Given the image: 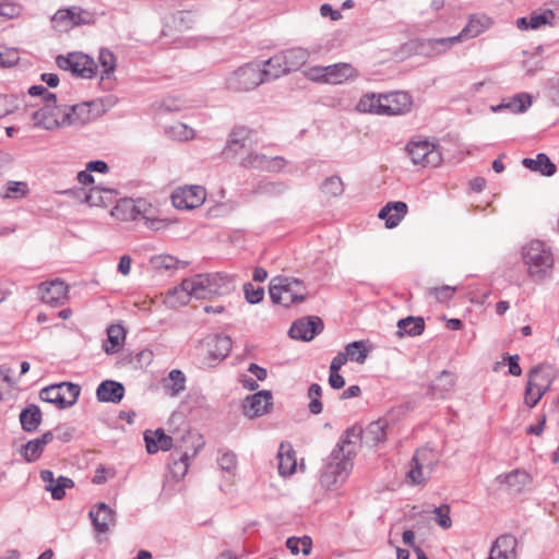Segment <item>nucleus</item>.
I'll return each instance as SVG.
<instances>
[{"label": "nucleus", "mask_w": 559, "mask_h": 559, "mask_svg": "<svg viewBox=\"0 0 559 559\" xmlns=\"http://www.w3.org/2000/svg\"><path fill=\"white\" fill-rule=\"evenodd\" d=\"M356 454V448L341 437L321 472V485L326 489H333L338 484H343L353 469V460Z\"/></svg>", "instance_id": "obj_1"}, {"label": "nucleus", "mask_w": 559, "mask_h": 559, "mask_svg": "<svg viewBox=\"0 0 559 559\" xmlns=\"http://www.w3.org/2000/svg\"><path fill=\"white\" fill-rule=\"evenodd\" d=\"M234 289L233 276L225 273L198 274L186 278L180 284V290L185 293L181 304H187L190 297L197 299L210 298L214 295H225Z\"/></svg>", "instance_id": "obj_2"}, {"label": "nucleus", "mask_w": 559, "mask_h": 559, "mask_svg": "<svg viewBox=\"0 0 559 559\" xmlns=\"http://www.w3.org/2000/svg\"><path fill=\"white\" fill-rule=\"evenodd\" d=\"M306 287L301 280L295 277L277 276L272 278L269 295L272 302L289 307L306 299Z\"/></svg>", "instance_id": "obj_3"}, {"label": "nucleus", "mask_w": 559, "mask_h": 559, "mask_svg": "<svg viewBox=\"0 0 559 559\" xmlns=\"http://www.w3.org/2000/svg\"><path fill=\"white\" fill-rule=\"evenodd\" d=\"M522 257L532 277H545L554 264L551 251L539 240H533L527 243L523 248Z\"/></svg>", "instance_id": "obj_4"}, {"label": "nucleus", "mask_w": 559, "mask_h": 559, "mask_svg": "<svg viewBox=\"0 0 559 559\" xmlns=\"http://www.w3.org/2000/svg\"><path fill=\"white\" fill-rule=\"evenodd\" d=\"M81 393V386L72 382L50 384L39 391V399L56 405L59 409L73 406Z\"/></svg>", "instance_id": "obj_5"}, {"label": "nucleus", "mask_w": 559, "mask_h": 559, "mask_svg": "<svg viewBox=\"0 0 559 559\" xmlns=\"http://www.w3.org/2000/svg\"><path fill=\"white\" fill-rule=\"evenodd\" d=\"M265 76L261 71V64L247 63L234 71L226 80V85L235 92H247L265 83Z\"/></svg>", "instance_id": "obj_6"}, {"label": "nucleus", "mask_w": 559, "mask_h": 559, "mask_svg": "<svg viewBox=\"0 0 559 559\" xmlns=\"http://www.w3.org/2000/svg\"><path fill=\"white\" fill-rule=\"evenodd\" d=\"M386 420L379 419L370 423L365 429L359 426L349 427L344 431L342 438L356 449L359 440H362L368 445H377L386 440Z\"/></svg>", "instance_id": "obj_7"}, {"label": "nucleus", "mask_w": 559, "mask_h": 559, "mask_svg": "<svg viewBox=\"0 0 559 559\" xmlns=\"http://www.w3.org/2000/svg\"><path fill=\"white\" fill-rule=\"evenodd\" d=\"M437 464L438 456L431 449H419L413 455L407 478L413 485H421L430 477Z\"/></svg>", "instance_id": "obj_8"}, {"label": "nucleus", "mask_w": 559, "mask_h": 559, "mask_svg": "<svg viewBox=\"0 0 559 559\" xmlns=\"http://www.w3.org/2000/svg\"><path fill=\"white\" fill-rule=\"evenodd\" d=\"M56 63L61 70L70 71L73 75L82 79L93 78L97 69L93 58L78 51L58 56Z\"/></svg>", "instance_id": "obj_9"}, {"label": "nucleus", "mask_w": 559, "mask_h": 559, "mask_svg": "<svg viewBox=\"0 0 559 559\" xmlns=\"http://www.w3.org/2000/svg\"><path fill=\"white\" fill-rule=\"evenodd\" d=\"M64 106L57 105L56 94H48V102L32 115L34 127L45 130H53L60 127H66L61 123V117Z\"/></svg>", "instance_id": "obj_10"}, {"label": "nucleus", "mask_w": 559, "mask_h": 559, "mask_svg": "<svg viewBox=\"0 0 559 559\" xmlns=\"http://www.w3.org/2000/svg\"><path fill=\"white\" fill-rule=\"evenodd\" d=\"M406 151L414 164L435 167L442 160V155L438 146L428 140L411 141L406 145Z\"/></svg>", "instance_id": "obj_11"}, {"label": "nucleus", "mask_w": 559, "mask_h": 559, "mask_svg": "<svg viewBox=\"0 0 559 559\" xmlns=\"http://www.w3.org/2000/svg\"><path fill=\"white\" fill-rule=\"evenodd\" d=\"M170 199L177 210L190 211L204 203L206 191L202 186L197 185L178 187L173 191Z\"/></svg>", "instance_id": "obj_12"}, {"label": "nucleus", "mask_w": 559, "mask_h": 559, "mask_svg": "<svg viewBox=\"0 0 559 559\" xmlns=\"http://www.w3.org/2000/svg\"><path fill=\"white\" fill-rule=\"evenodd\" d=\"M287 164L282 156L270 157L263 153L251 151L240 160V166L247 169L278 173Z\"/></svg>", "instance_id": "obj_13"}, {"label": "nucleus", "mask_w": 559, "mask_h": 559, "mask_svg": "<svg viewBox=\"0 0 559 559\" xmlns=\"http://www.w3.org/2000/svg\"><path fill=\"white\" fill-rule=\"evenodd\" d=\"M253 135L254 131L252 129L245 126H235L228 134L223 154L227 157H235L242 150L251 147L254 143Z\"/></svg>", "instance_id": "obj_14"}, {"label": "nucleus", "mask_w": 559, "mask_h": 559, "mask_svg": "<svg viewBox=\"0 0 559 559\" xmlns=\"http://www.w3.org/2000/svg\"><path fill=\"white\" fill-rule=\"evenodd\" d=\"M272 393L267 390H262L247 396L242 404L243 415L249 418L263 416L272 408Z\"/></svg>", "instance_id": "obj_15"}, {"label": "nucleus", "mask_w": 559, "mask_h": 559, "mask_svg": "<svg viewBox=\"0 0 559 559\" xmlns=\"http://www.w3.org/2000/svg\"><path fill=\"white\" fill-rule=\"evenodd\" d=\"M382 116H396L411 110L412 97L407 92H392L382 94V104H380Z\"/></svg>", "instance_id": "obj_16"}, {"label": "nucleus", "mask_w": 559, "mask_h": 559, "mask_svg": "<svg viewBox=\"0 0 559 559\" xmlns=\"http://www.w3.org/2000/svg\"><path fill=\"white\" fill-rule=\"evenodd\" d=\"M323 330V321L319 317H308L296 320L290 329L289 336L295 340L311 341Z\"/></svg>", "instance_id": "obj_17"}, {"label": "nucleus", "mask_w": 559, "mask_h": 559, "mask_svg": "<svg viewBox=\"0 0 559 559\" xmlns=\"http://www.w3.org/2000/svg\"><path fill=\"white\" fill-rule=\"evenodd\" d=\"M39 292L41 301L51 307L63 305L68 298V286L60 280L41 283Z\"/></svg>", "instance_id": "obj_18"}, {"label": "nucleus", "mask_w": 559, "mask_h": 559, "mask_svg": "<svg viewBox=\"0 0 559 559\" xmlns=\"http://www.w3.org/2000/svg\"><path fill=\"white\" fill-rule=\"evenodd\" d=\"M115 511L105 502H99L90 511V518L98 533H107L110 525L115 524Z\"/></svg>", "instance_id": "obj_19"}, {"label": "nucleus", "mask_w": 559, "mask_h": 559, "mask_svg": "<svg viewBox=\"0 0 559 559\" xmlns=\"http://www.w3.org/2000/svg\"><path fill=\"white\" fill-rule=\"evenodd\" d=\"M124 386L115 380H105L96 389V397L103 403H119L124 396Z\"/></svg>", "instance_id": "obj_20"}, {"label": "nucleus", "mask_w": 559, "mask_h": 559, "mask_svg": "<svg viewBox=\"0 0 559 559\" xmlns=\"http://www.w3.org/2000/svg\"><path fill=\"white\" fill-rule=\"evenodd\" d=\"M55 438L52 431H46L39 438L33 439L22 445L21 455L27 462H35L40 457L44 452V449L47 444H49Z\"/></svg>", "instance_id": "obj_21"}, {"label": "nucleus", "mask_w": 559, "mask_h": 559, "mask_svg": "<svg viewBox=\"0 0 559 559\" xmlns=\"http://www.w3.org/2000/svg\"><path fill=\"white\" fill-rule=\"evenodd\" d=\"M91 121V110L88 103H82L73 106H64L61 117V123L66 126L85 124Z\"/></svg>", "instance_id": "obj_22"}, {"label": "nucleus", "mask_w": 559, "mask_h": 559, "mask_svg": "<svg viewBox=\"0 0 559 559\" xmlns=\"http://www.w3.org/2000/svg\"><path fill=\"white\" fill-rule=\"evenodd\" d=\"M407 213V204L402 201L388 202L379 212L388 228L396 227Z\"/></svg>", "instance_id": "obj_23"}, {"label": "nucleus", "mask_w": 559, "mask_h": 559, "mask_svg": "<svg viewBox=\"0 0 559 559\" xmlns=\"http://www.w3.org/2000/svg\"><path fill=\"white\" fill-rule=\"evenodd\" d=\"M146 450L153 454L158 451H168L174 447L173 437L165 433L162 428L144 433Z\"/></svg>", "instance_id": "obj_24"}, {"label": "nucleus", "mask_w": 559, "mask_h": 559, "mask_svg": "<svg viewBox=\"0 0 559 559\" xmlns=\"http://www.w3.org/2000/svg\"><path fill=\"white\" fill-rule=\"evenodd\" d=\"M209 356L214 360H223L231 349L233 341L228 335L215 334L206 340Z\"/></svg>", "instance_id": "obj_25"}, {"label": "nucleus", "mask_w": 559, "mask_h": 559, "mask_svg": "<svg viewBox=\"0 0 559 559\" xmlns=\"http://www.w3.org/2000/svg\"><path fill=\"white\" fill-rule=\"evenodd\" d=\"M455 376L448 370H443L429 385V393L438 399H443L455 386Z\"/></svg>", "instance_id": "obj_26"}, {"label": "nucleus", "mask_w": 559, "mask_h": 559, "mask_svg": "<svg viewBox=\"0 0 559 559\" xmlns=\"http://www.w3.org/2000/svg\"><path fill=\"white\" fill-rule=\"evenodd\" d=\"M287 74L299 70L309 59V51L301 47H294L281 51Z\"/></svg>", "instance_id": "obj_27"}, {"label": "nucleus", "mask_w": 559, "mask_h": 559, "mask_svg": "<svg viewBox=\"0 0 559 559\" xmlns=\"http://www.w3.org/2000/svg\"><path fill=\"white\" fill-rule=\"evenodd\" d=\"M278 473L282 476H290L297 467L296 452L290 444L281 443L278 453Z\"/></svg>", "instance_id": "obj_28"}, {"label": "nucleus", "mask_w": 559, "mask_h": 559, "mask_svg": "<svg viewBox=\"0 0 559 559\" xmlns=\"http://www.w3.org/2000/svg\"><path fill=\"white\" fill-rule=\"evenodd\" d=\"M115 190L108 188H102L99 186L92 187L88 192L84 193V201L90 206H103L106 207L115 201Z\"/></svg>", "instance_id": "obj_29"}, {"label": "nucleus", "mask_w": 559, "mask_h": 559, "mask_svg": "<svg viewBox=\"0 0 559 559\" xmlns=\"http://www.w3.org/2000/svg\"><path fill=\"white\" fill-rule=\"evenodd\" d=\"M522 164L531 171L539 173L546 177H550L557 171L556 165L545 153L537 154L535 158H524Z\"/></svg>", "instance_id": "obj_30"}, {"label": "nucleus", "mask_w": 559, "mask_h": 559, "mask_svg": "<svg viewBox=\"0 0 559 559\" xmlns=\"http://www.w3.org/2000/svg\"><path fill=\"white\" fill-rule=\"evenodd\" d=\"M43 414L36 404H28L20 413L21 427L26 432H34L41 424Z\"/></svg>", "instance_id": "obj_31"}, {"label": "nucleus", "mask_w": 559, "mask_h": 559, "mask_svg": "<svg viewBox=\"0 0 559 559\" xmlns=\"http://www.w3.org/2000/svg\"><path fill=\"white\" fill-rule=\"evenodd\" d=\"M261 71L265 76L266 82L286 75L287 71L281 51H278L267 60L263 61V63L261 64Z\"/></svg>", "instance_id": "obj_32"}, {"label": "nucleus", "mask_w": 559, "mask_h": 559, "mask_svg": "<svg viewBox=\"0 0 559 559\" xmlns=\"http://www.w3.org/2000/svg\"><path fill=\"white\" fill-rule=\"evenodd\" d=\"M126 331L120 324H111L107 329V340L103 344V349L106 354L112 355L118 353L124 342Z\"/></svg>", "instance_id": "obj_33"}, {"label": "nucleus", "mask_w": 559, "mask_h": 559, "mask_svg": "<svg viewBox=\"0 0 559 559\" xmlns=\"http://www.w3.org/2000/svg\"><path fill=\"white\" fill-rule=\"evenodd\" d=\"M531 105L532 96L527 93H520L514 95L508 102L503 100L497 106H491V110L497 112L502 109H509L511 112L520 114L526 111Z\"/></svg>", "instance_id": "obj_34"}, {"label": "nucleus", "mask_w": 559, "mask_h": 559, "mask_svg": "<svg viewBox=\"0 0 559 559\" xmlns=\"http://www.w3.org/2000/svg\"><path fill=\"white\" fill-rule=\"evenodd\" d=\"M530 475L523 469H514L508 474L497 476L499 484H504L513 492H520L530 483Z\"/></svg>", "instance_id": "obj_35"}, {"label": "nucleus", "mask_w": 559, "mask_h": 559, "mask_svg": "<svg viewBox=\"0 0 559 559\" xmlns=\"http://www.w3.org/2000/svg\"><path fill=\"white\" fill-rule=\"evenodd\" d=\"M186 376L179 369H173L166 378L163 379V389L169 396H178L186 390Z\"/></svg>", "instance_id": "obj_36"}, {"label": "nucleus", "mask_w": 559, "mask_h": 559, "mask_svg": "<svg viewBox=\"0 0 559 559\" xmlns=\"http://www.w3.org/2000/svg\"><path fill=\"white\" fill-rule=\"evenodd\" d=\"M326 71V83L341 84L344 81L355 76L354 68L349 63H335L324 67Z\"/></svg>", "instance_id": "obj_37"}, {"label": "nucleus", "mask_w": 559, "mask_h": 559, "mask_svg": "<svg viewBox=\"0 0 559 559\" xmlns=\"http://www.w3.org/2000/svg\"><path fill=\"white\" fill-rule=\"evenodd\" d=\"M141 211L131 199H123L111 210V215L120 221L131 222L138 219Z\"/></svg>", "instance_id": "obj_38"}, {"label": "nucleus", "mask_w": 559, "mask_h": 559, "mask_svg": "<svg viewBox=\"0 0 559 559\" xmlns=\"http://www.w3.org/2000/svg\"><path fill=\"white\" fill-rule=\"evenodd\" d=\"M397 334L400 336H418L425 331V321L421 317H406L397 322Z\"/></svg>", "instance_id": "obj_39"}, {"label": "nucleus", "mask_w": 559, "mask_h": 559, "mask_svg": "<svg viewBox=\"0 0 559 559\" xmlns=\"http://www.w3.org/2000/svg\"><path fill=\"white\" fill-rule=\"evenodd\" d=\"M491 25V20L485 14H475L472 15L468 20V23L465 25L463 31V36L465 38H475L483 32H485Z\"/></svg>", "instance_id": "obj_40"}, {"label": "nucleus", "mask_w": 559, "mask_h": 559, "mask_svg": "<svg viewBox=\"0 0 559 559\" xmlns=\"http://www.w3.org/2000/svg\"><path fill=\"white\" fill-rule=\"evenodd\" d=\"M380 104H382V94L377 95L374 93H369L360 97L356 105V109L359 112L376 114L382 116Z\"/></svg>", "instance_id": "obj_41"}, {"label": "nucleus", "mask_w": 559, "mask_h": 559, "mask_svg": "<svg viewBox=\"0 0 559 559\" xmlns=\"http://www.w3.org/2000/svg\"><path fill=\"white\" fill-rule=\"evenodd\" d=\"M307 396L310 400L308 409L312 415H319L323 411V404L321 402L322 388L318 383H312L307 392Z\"/></svg>", "instance_id": "obj_42"}, {"label": "nucleus", "mask_w": 559, "mask_h": 559, "mask_svg": "<svg viewBox=\"0 0 559 559\" xmlns=\"http://www.w3.org/2000/svg\"><path fill=\"white\" fill-rule=\"evenodd\" d=\"M527 382L535 383L534 390L536 392H543V395L546 394L551 384L549 377L543 374L542 368L538 366L530 370Z\"/></svg>", "instance_id": "obj_43"}, {"label": "nucleus", "mask_w": 559, "mask_h": 559, "mask_svg": "<svg viewBox=\"0 0 559 559\" xmlns=\"http://www.w3.org/2000/svg\"><path fill=\"white\" fill-rule=\"evenodd\" d=\"M51 24L58 32H67L72 26V11L70 9H60L51 17Z\"/></svg>", "instance_id": "obj_44"}, {"label": "nucleus", "mask_w": 559, "mask_h": 559, "mask_svg": "<svg viewBox=\"0 0 559 559\" xmlns=\"http://www.w3.org/2000/svg\"><path fill=\"white\" fill-rule=\"evenodd\" d=\"M345 356L358 364H364L368 356V349L362 341H355L345 347Z\"/></svg>", "instance_id": "obj_45"}, {"label": "nucleus", "mask_w": 559, "mask_h": 559, "mask_svg": "<svg viewBox=\"0 0 559 559\" xmlns=\"http://www.w3.org/2000/svg\"><path fill=\"white\" fill-rule=\"evenodd\" d=\"M170 472L177 479L183 478L188 472L190 456L187 452L181 453L178 457L175 453L171 455Z\"/></svg>", "instance_id": "obj_46"}, {"label": "nucleus", "mask_w": 559, "mask_h": 559, "mask_svg": "<svg viewBox=\"0 0 559 559\" xmlns=\"http://www.w3.org/2000/svg\"><path fill=\"white\" fill-rule=\"evenodd\" d=\"M151 264L156 270H175L178 267L179 264H182L183 266L187 265L186 262L179 261L177 258L169 255V254H159L155 255L151 259Z\"/></svg>", "instance_id": "obj_47"}, {"label": "nucleus", "mask_w": 559, "mask_h": 559, "mask_svg": "<svg viewBox=\"0 0 559 559\" xmlns=\"http://www.w3.org/2000/svg\"><path fill=\"white\" fill-rule=\"evenodd\" d=\"M556 14L552 10L546 9L540 12H532L530 15L531 29H537L543 25H554Z\"/></svg>", "instance_id": "obj_48"}, {"label": "nucleus", "mask_w": 559, "mask_h": 559, "mask_svg": "<svg viewBox=\"0 0 559 559\" xmlns=\"http://www.w3.org/2000/svg\"><path fill=\"white\" fill-rule=\"evenodd\" d=\"M98 61L100 66L104 68L102 73V80L109 79L110 74L116 69L115 55L109 49L104 48L99 51Z\"/></svg>", "instance_id": "obj_49"}, {"label": "nucleus", "mask_w": 559, "mask_h": 559, "mask_svg": "<svg viewBox=\"0 0 559 559\" xmlns=\"http://www.w3.org/2000/svg\"><path fill=\"white\" fill-rule=\"evenodd\" d=\"M321 190L326 195L338 197L344 192V183L338 176H331L322 182Z\"/></svg>", "instance_id": "obj_50"}, {"label": "nucleus", "mask_w": 559, "mask_h": 559, "mask_svg": "<svg viewBox=\"0 0 559 559\" xmlns=\"http://www.w3.org/2000/svg\"><path fill=\"white\" fill-rule=\"evenodd\" d=\"M74 487V481L66 476H59L55 485L48 488L52 499L61 500L66 496V489Z\"/></svg>", "instance_id": "obj_51"}, {"label": "nucleus", "mask_w": 559, "mask_h": 559, "mask_svg": "<svg viewBox=\"0 0 559 559\" xmlns=\"http://www.w3.org/2000/svg\"><path fill=\"white\" fill-rule=\"evenodd\" d=\"M243 294L247 302L257 305L264 298V288L248 282L243 284Z\"/></svg>", "instance_id": "obj_52"}, {"label": "nucleus", "mask_w": 559, "mask_h": 559, "mask_svg": "<svg viewBox=\"0 0 559 559\" xmlns=\"http://www.w3.org/2000/svg\"><path fill=\"white\" fill-rule=\"evenodd\" d=\"M173 25L179 32L191 28L193 15L189 11H178L173 15Z\"/></svg>", "instance_id": "obj_53"}, {"label": "nucleus", "mask_w": 559, "mask_h": 559, "mask_svg": "<svg viewBox=\"0 0 559 559\" xmlns=\"http://www.w3.org/2000/svg\"><path fill=\"white\" fill-rule=\"evenodd\" d=\"M28 193V187L23 181H9L7 185V198H22Z\"/></svg>", "instance_id": "obj_54"}, {"label": "nucleus", "mask_w": 559, "mask_h": 559, "mask_svg": "<svg viewBox=\"0 0 559 559\" xmlns=\"http://www.w3.org/2000/svg\"><path fill=\"white\" fill-rule=\"evenodd\" d=\"M217 463L223 471L231 473L237 467V456L234 452L226 451L217 457Z\"/></svg>", "instance_id": "obj_55"}, {"label": "nucleus", "mask_w": 559, "mask_h": 559, "mask_svg": "<svg viewBox=\"0 0 559 559\" xmlns=\"http://www.w3.org/2000/svg\"><path fill=\"white\" fill-rule=\"evenodd\" d=\"M433 514H436L437 523L444 530L451 527L452 521L450 518V508L448 504H442L433 509Z\"/></svg>", "instance_id": "obj_56"}, {"label": "nucleus", "mask_w": 559, "mask_h": 559, "mask_svg": "<svg viewBox=\"0 0 559 559\" xmlns=\"http://www.w3.org/2000/svg\"><path fill=\"white\" fill-rule=\"evenodd\" d=\"M72 11V26L90 24L93 21V14L86 10L80 8H70Z\"/></svg>", "instance_id": "obj_57"}, {"label": "nucleus", "mask_w": 559, "mask_h": 559, "mask_svg": "<svg viewBox=\"0 0 559 559\" xmlns=\"http://www.w3.org/2000/svg\"><path fill=\"white\" fill-rule=\"evenodd\" d=\"M171 135L176 138L179 141H187L189 139H192L194 136L193 129L187 127L183 123H176L170 128Z\"/></svg>", "instance_id": "obj_58"}, {"label": "nucleus", "mask_w": 559, "mask_h": 559, "mask_svg": "<svg viewBox=\"0 0 559 559\" xmlns=\"http://www.w3.org/2000/svg\"><path fill=\"white\" fill-rule=\"evenodd\" d=\"M546 96L557 106H559V75L548 80L546 85Z\"/></svg>", "instance_id": "obj_59"}, {"label": "nucleus", "mask_w": 559, "mask_h": 559, "mask_svg": "<svg viewBox=\"0 0 559 559\" xmlns=\"http://www.w3.org/2000/svg\"><path fill=\"white\" fill-rule=\"evenodd\" d=\"M20 59L19 52L15 49H5L0 51V66L10 68L17 63Z\"/></svg>", "instance_id": "obj_60"}, {"label": "nucleus", "mask_w": 559, "mask_h": 559, "mask_svg": "<svg viewBox=\"0 0 559 559\" xmlns=\"http://www.w3.org/2000/svg\"><path fill=\"white\" fill-rule=\"evenodd\" d=\"M456 290L455 287L444 285L441 287H435L430 290V294L433 295L438 301L445 302L450 300L453 297L454 292Z\"/></svg>", "instance_id": "obj_61"}, {"label": "nucleus", "mask_w": 559, "mask_h": 559, "mask_svg": "<svg viewBox=\"0 0 559 559\" xmlns=\"http://www.w3.org/2000/svg\"><path fill=\"white\" fill-rule=\"evenodd\" d=\"M534 385H536V384L532 383V382H527L526 389H525L524 401H525V404L531 408L536 406V404L543 397V392H536L534 390Z\"/></svg>", "instance_id": "obj_62"}, {"label": "nucleus", "mask_w": 559, "mask_h": 559, "mask_svg": "<svg viewBox=\"0 0 559 559\" xmlns=\"http://www.w3.org/2000/svg\"><path fill=\"white\" fill-rule=\"evenodd\" d=\"M305 74L308 79L312 81L326 83V71L324 70V67H311L305 72Z\"/></svg>", "instance_id": "obj_63"}, {"label": "nucleus", "mask_w": 559, "mask_h": 559, "mask_svg": "<svg viewBox=\"0 0 559 559\" xmlns=\"http://www.w3.org/2000/svg\"><path fill=\"white\" fill-rule=\"evenodd\" d=\"M260 191L270 194H278L284 192L285 186L282 182H266L259 187Z\"/></svg>", "instance_id": "obj_64"}]
</instances>
